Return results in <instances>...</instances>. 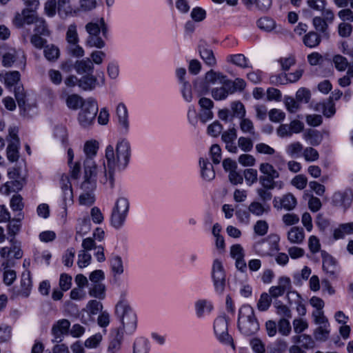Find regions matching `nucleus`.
Segmentation results:
<instances>
[{
  "label": "nucleus",
  "mask_w": 353,
  "mask_h": 353,
  "mask_svg": "<svg viewBox=\"0 0 353 353\" xmlns=\"http://www.w3.org/2000/svg\"><path fill=\"white\" fill-rule=\"evenodd\" d=\"M247 185H252L258 180L257 170L253 168H248L244 170L243 173Z\"/></svg>",
  "instance_id": "57"
},
{
  "label": "nucleus",
  "mask_w": 353,
  "mask_h": 353,
  "mask_svg": "<svg viewBox=\"0 0 353 353\" xmlns=\"http://www.w3.org/2000/svg\"><path fill=\"white\" fill-rule=\"evenodd\" d=\"M103 309V305L97 300H90L86 305V310L90 315H96Z\"/></svg>",
  "instance_id": "56"
},
{
  "label": "nucleus",
  "mask_w": 353,
  "mask_h": 353,
  "mask_svg": "<svg viewBox=\"0 0 353 353\" xmlns=\"http://www.w3.org/2000/svg\"><path fill=\"white\" fill-rule=\"evenodd\" d=\"M61 188L64 208L73 203V192L72 185L67 176H63L61 179Z\"/></svg>",
  "instance_id": "17"
},
{
  "label": "nucleus",
  "mask_w": 353,
  "mask_h": 353,
  "mask_svg": "<svg viewBox=\"0 0 353 353\" xmlns=\"http://www.w3.org/2000/svg\"><path fill=\"white\" fill-rule=\"evenodd\" d=\"M273 203L275 208L290 211L296 206L297 200L292 193H287L281 197H275Z\"/></svg>",
  "instance_id": "15"
},
{
  "label": "nucleus",
  "mask_w": 353,
  "mask_h": 353,
  "mask_svg": "<svg viewBox=\"0 0 353 353\" xmlns=\"http://www.w3.org/2000/svg\"><path fill=\"white\" fill-rule=\"evenodd\" d=\"M230 108L232 111V117L239 118L240 119L245 117L246 110L244 105L241 101L232 102Z\"/></svg>",
  "instance_id": "44"
},
{
  "label": "nucleus",
  "mask_w": 353,
  "mask_h": 353,
  "mask_svg": "<svg viewBox=\"0 0 353 353\" xmlns=\"http://www.w3.org/2000/svg\"><path fill=\"white\" fill-rule=\"evenodd\" d=\"M117 115L120 127L127 132L129 129L128 113L126 106L120 103L117 107Z\"/></svg>",
  "instance_id": "19"
},
{
  "label": "nucleus",
  "mask_w": 353,
  "mask_h": 353,
  "mask_svg": "<svg viewBox=\"0 0 353 353\" xmlns=\"http://www.w3.org/2000/svg\"><path fill=\"white\" fill-rule=\"evenodd\" d=\"M353 30L351 23L341 22L338 26L339 35L343 38L350 37Z\"/></svg>",
  "instance_id": "52"
},
{
  "label": "nucleus",
  "mask_w": 353,
  "mask_h": 353,
  "mask_svg": "<svg viewBox=\"0 0 353 353\" xmlns=\"http://www.w3.org/2000/svg\"><path fill=\"white\" fill-rule=\"evenodd\" d=\"M88 293L92 297L103 299L105 296V286L103 283L92 284Z\"/></svg>",
  "instance_id": "37"
},
{
  "label": "nucleus",
  "mask_w": 353,
  "mask_h": 353,
  "mask_svg": "<svg viewBox=\"0 0 353 353\" xmlns=\"http://www.w3.org/2000/svg\"><path fill=\"white\" fill-rule=\"evenodd\" d=\"M97 79L91 74L82 77L79 79V86L84 90H92L97 85Z\"/></svg>",
  "instance_id": "31"
},
{
  "label": "nucleus",
  "mask_w": 353,
  "mask_h": 353,
  "mask_svg": "<svg viewBox=\"0 0 353 353\" xmlns=\"http://www.w3.org/2000/svg\"><path fill=\"white\" fill-rule=\"evenodd\" d=\"M305 239L303 230L301 228L293 227L288 232V239L294 244L301 243Z\"/></svg>",
  "instance_id": "27"
},
{
  "label": "nucleus",
  "mask_w": 353,
  "mask_h": 353,
  "mask_svg": "<svg viewBox=\"0 0 353 353\" xmlns=\"http://www.w3.org/2000/svg\"><path fill=\"white\" fill-rule=\"evenodd\" d=\"M214 330L220 342L234 347L233 339L228 332V320L225 316H219L215 319Z\"/></svg>",
  "instance_id": "10"
},
{
  "label": "nucleus",
  "mask_w": 353,
  "mask_h": 353,
  "mask_svg": "<svg viewBox=\"0 0 353 353\" xmlns=\"http://www.w3.org/2000/svg\"><path fill=\"white\" fill-rule=\"evenodd\" d=\"M353 234V222L343 223L334 230V239H343L346 235Z\"/></svg>",
  "instance_id": "29"
},
{
  "label": "nucleus",
  "mask_w": 353,
  "mask_h": 353,
  "mask_svg": "<svg viewBox=\"0 0 353 353\" xmlns=\"http://www.w3.org/2000/svg\"><path fill=\"white\" fill-rule=\"evenodd\" d=\"M321 37L315 32H310L303 39L304 44L309 48H314L321 42Z\"/></svg>",
  "instance_id": "40"
},
{
  "label": "nucleus",
  "mask_w": 353,
  "mask_h": 353,
  "mask_svg": "<svg viewBox=\"0 0 353 353\" xmlns=\"http://www.w3.org/2000/svg\"><path fill=\"white\" fill-rule=\"evenodd\" d=\"M307 183V179L303 174L295 176L291 181V184L298 190H303Z\"/></svg>",
  "instance_id": "60"
},
{
  "label": "nucleus",
  "mask_w": 353,
  "mask_h": 353,
  "mask_svg": "<svg viewBox=\"0 0 353 353\" xmlns=\"http://www.w3.org/2000/svg\"><path fill=\"white\" fill-rule=\"evenodd\" d=\"M225 85L230 88L233 94L236 90H243L245 87V82L243 79L240 78H236L234 81H231L227 78Z\"/></svg>",
  "instance_id": "47"
},
{
  "label": "nucleus",
  "mask_w": 353,
  "mask_h": 353,
  "mask_svg": "<svg viewBox=\"0 0 353 353\" xmlns=\"http://www.w3.org/2000/svg\"><path fill=\"white\" fill-rule=\"evenodd\" d=\"M294 332L296 334H301L308 328V323L305 319L296 318L292 321Z\"/></svg>",
  "instance_id": "50"
},
{
  "label": "nucleus",
  "mask_w": 353,
  "mask_h": 353,
  "mask_svg": "<svg viewBox=\"0 0 353 353\" xmlns=\"http://www.w3.org/2000/svg\"><path fill=\"white\" fill-rule=\"evenodd\" d=\"M303 151V145L296 141L289 144L286 148V152L292 157H298Z\"/></svg>",
  "instance_id": "54"
},
{
  "label": "nucleus",
  "mask_w": 353,
  "mask_h": 353,
  "mask_svg": "<svg viewBox=\"0 0 353 353\" xmlns=\"http://www.w3.org/2000/svg\"><path fill=\"white\" fill-rule=\"evenodd\" d=\"M43 54L48 61H55L60 56V50L55 45L49 44L44 47Z\"/></svg>",
  "instance_id": "35"
},
{
  "label": "nucleus",
  "mask_w": 353,
  "mask_h": 353,
  "mask_svg": "<svg viewBox=\"0 0 353 353\" xmlns=\"http://www.w3.org/2000/svg\"><path fill=\"white\" fill-rule=\"evenodd\" d=\"M148 341L143 337L137 338L133 344V353H148Z\"/></svg>",
  "instance_id": "39"
},
{
  "label": "nucleus",
  "mask_w": 353,
  "mask_h": 353,
  "mask_svg": "<svg viewBox=\"0 0 353 353\" xmlns=\"http://www.w3.org/2000/svg\"><path fill=\"white\" fill-rule=\"evenodd\" d=\"M91 261V255L85 252V250H81L78 254L77 264L80 268L87 267Z\"/></svg>",
  "instance_id": "62"
},
{
  "label": "nucleus",
  "mask_w": 353,
  "mask_h": 353,
  "mask_svg": "<svg viewBox=\"0 0 353 353\" xmlns=\"http://www.w3.org/2000/svg\"><path fill=\"white\" fill-rule=\"evenodd\" d=\"M227 61L243 68L249 67L248 59L242 54L230 55L227 57Z\"/></svg>",
  "instance_id": "45"
},
{
  "label": "nucleus",
  "mask_w": 353,
  "mask_h": 353,
  "mask_svg": "<svg viewBox=\"0 0 353 353\" xmlns=\"http://www.w3.org/2000/svg\"><path fill=\"white\" fill-rule=\"evenodd\" d=\"M110 266L114 275H121L124 270L121 258L118 255H112L110 259Z\"/></svg>",
  "instance_id": "42"
},
{
  "label": "nucleus",
  "mask_w": 353,
  "mask_h": 353,
  "mask_svg": "<svg viewBox=\"0 0 353 353\" xmlns=\"http://www.w3.org/2000/svg\"><path fill=\"white\" fill-rule=\"evenodd\" d=\"M199 165L202 178L208 181H212L215 177V172L211 163L208 159L200 158Z\"/></svg>",
  "instance_id": "20"
},
{
  "label": "nucleus",
  "mask_w": 353,
  "mask_h": 353,
  "mask_svg": "<svg viewBox=\"0 0 353 353\" xmlns=\"http://www.w3.org/2000/svg\"><path fill=\"white\" fill-rule=\"evenodd\" d=\"M199 105L200 106L199 119L203 123L212 119L214 114L212 109L214 107L213 101L206 97H201L199 100Z\"/></svg>",
  "instance_id": "16"
},
{
  "label": "nucleus",
  "mask_w": 353,
  "mask_h": 353,
  "mask_svg": "<svg viewBox=\"0 0 353 353\" xmlns=\"http://www.w3.org/2000/svg\"><path fill=\"white\" fill-rule=\"evenodd\" d=\"M279 237L276 234H270L266 239L256 242L254 245L255 252L261 256H272L279 250Z\"/></svg>",
  "instance_id": "8"
},
{
  "label": "nucleus",
  "mask_w": 353,
  "mask_h": 353,
  "mask_svg": "<svg viewBox=\"0 0 353 353\" xmlns=\"http://www.w3.org/2000/svg\"><path fill=\"white\" fill-rule=\"evenodd\" d=\"M98 112L97 101L93 98L87 99L79 113L78 121L81 126L87 128L91 125Z\"/></svg>",
  "instance_id": "6"
},
{
  "label": "nucleus",
  "mask_w": 353,
  "mask_h": 353,
  "mask_svg": "<svg viewBox=\"0 0 353 353\" xmlns=\"http://www.w3.org/2000/svg\"><path fill=\"white\" fill-rule=\"evenodd\" d=\"M304 137L312 145H319L321 141L322 137L319 135L316 132L310 131L304 134Z\"/></svg>",
  "instance_id": "63"
},
{
  "label": "nucleus",
  "mask_w": 353,
  "mask_h": 353,
  "mask_svg": "<svg viewBox=\"0 0 353 353\" xmlns=\"http://www.w3.org/2000/svg\"><path fill=\"white\" fill-rule=\"evenodd\" d=\"M131 157V146L125 139H119L115 149L111 145L105 148L106 163L104 164V173L100 182L110 188L114 185V172L121 171L128 166Z\"/></svg>",
  "instance_id": "1"
},
{
  "label": "nucleus",
  "mask_w": 353,
  "mask_h": 353,
  "mask_svg": "<svg viewBox=\"0 0 353 353\" xmlns=\"http://www.w3.org/2000/svg\"><path fill=\"white\" fill-rule=\"evenodd\" d=\"M115 313L122 324V327L118 330L132 334L137 327V316L130 305L124 300L119 301L116 305Z\"/></svg>",
  "instance_id": "4"
},
{
  "label": "nucleus",
  "mask_w": 353,
  "mask_h": 353,
  "mask_svg": "<svg viewBox=\"0 0 353 353\" xmlns=\"http://www.w3.org/2000/svg\"><path fill=\"white\" fill-rule=\"evenodd\" d=\"M256 23L259 29L265 32H271L276 28L275 21L266 17L260 18Z\"/></svg>",
  "instance_id": "43"
},
{
  "label": "nucleus",
  "mask_w": 353,
  "mask_h": 353,
  "mask_svg": "<svg viewBox=\"0 0 353 353\" xmlns=\"http://www.w3.org/2000/svg\"><path fill=\"white\" fill-rule=\"evenodd\" d=\"M199 54L206 65L213 67L216 64V60L214 52L211 49L199 47Z\"/></svg>",
  "instance_id": "32"
},
{
  "label": "nucleus",
  "mask_w": 353,
  "mask_h": 353,
  "mask_svg": "<svg viewBox=\"0 0 353 353\" xmlns=\"http://www.w3.org/2000/svg\"><path fill=\"white\" fill-rule=\"evenodd\" d=\"M248 210L252 214L256 216H261L263 214H268L270 211V207L268 204L261 203L259 201L252 202Z\"/></svg>",
  "instance_id": "25"
},
{
  "label": "nucleus",
  "mask_w": 353,
  "mask_h": 353,
  "mask_svg": "<svg viewBox=\"0 0 353 353\" xmlns=\"http://www.w3.org/2000/svg\"><path fill=\"white\" fill-rule=\"evenodd\" d=\"M85 30L88 34L85 44L90 48H102L105 46V41L101 37H106L108 32L107 24L103 18L90 21L85 25Z\"/></svg>",
  "instance_id": "2"
},
{
  "label": "nucleus",
  "mask_w": 353,
  "mask_h": 353,
  "mask_svg": "<svg viewBox=\"0 0 353 353\" xmlns=\"http://www.w3.org/2000/svg\"><path fill=\"white\" fill-rule=\"evenodd\" d=\"M312 318L317 326L330 324L327 318L324 314V312H312Z\"/></svg>",
  "instance_id": "61"
},
{
  "label": "nucleus",
  "mask_w": 353,
  "mask_h": 353,
  "mask_svg": "<svg viewBox=\"0 0 353 353\" xmlns=\"http://www.w3.org/2000/svg\"><path fill=\"white\" fill-rule=\"evenodd\" d=\"M70 323L67 319H61L57 321L52 327V334L56 339H60L63 334L68 333Z\"/></svg>",
  "instance_id": "18"
},
{
  "label": "nucleus",
  "mask_w": 353,
  "mask_h": 353,
  "mask_svg": "<svg viewBox=\"0 0 353 353\" xmlns=\"http://www.w3.org/2000/svg\"><path fill=\"white\" fill-rule=\"evenodd\" d=\"M239 127L244 134L251 135L254 139L259 138V134L256 132L254 123L250 119L243 117L240 119Z\"/></svg>",
  "instance_id": "24"
},
{
  "label": "nucleus",
  "mask_w": 353,
  "mask_h": 353,
  "mask_svg": "<svg viewBox=\"0 0 353 353\" xmlns=\"http://www.w3.org/2000/svg\"><path fill=\"white\" fill-rule=\"evenodd\" d=\"M123 341V332L117 330L116 335L110 340L108 346V352L109 353H117L121 346Z\"/></svg>",
  "instance_id": "34"
},
{
  "label": "nucleus",
  "mask_w": 353,
  "mask_h": 353,
  "mask_svg": "<svg viewBox=\"0 0 353 353\" xmlns=\"http://www.w3.org/2000/svg\"><path fill=\"white\" fill-rule=\"evenodd\" d=\"M21 56L24 58L23 52L21 50H16L15 49H10L3 55V64L6 67H10L17 60V59Z\"/></svg>",
  "instance_id": "28"
},
{
  "label": "nucleus",
  "mask_w": 353,
  "mask_h": 353,
  "mask_svg": "<svg viewBox=\"0 0 353 353\" xmlns=\"http://www.w3.org/2000/svg\"><path fill=\"white\" fill-rule=\"evenodd\" d=\"M272 299L268 293H262L257 303L258 309L260 311H266L271 305Z\"/></svg>",
  "instance_id": "49"
},
{
  "label": "nucleus",
  "mask_w": 353,
  "mask_h": 353,
  "mask_svg": "<svg viewBox=\"0 0 353 353\" xmlns=\"http://www.w3.org/2000/svg\"><path fill=\"white\" fill-rule=\"evenodd\" d=\"M278 330L283 336H289L291 333L292 327L288 319L281 318L278 321Z\"/></svg>",
  "instance_id": "48"
},
{
  "label": "nucleus",
  "mask_w": 353,
  "mask_h": 353,
  "mask_svg": "<svg viewBox=\"0 0 353 353\" xmlns=\"http://www.w3.org/2000/svg\"><path fill=\"white\" fill-rule=\"evenodd\" d=\"M303 157L306 161L313 162L319 159V154L316 149L312 147H307L303 150Z\"/></svg>",
  "instance_id": "51"
},
{
  "label": "nucleus",
  "mask_w": 353,
  "mask_h": 353,
  "mask_svg": "<svg viewBox=\"0 0 353 353\" xmlns=\"http://www.w3.org/2000/svg\"><path fill=\"white\" fill-rule=\"evenodd\" d=\"M220 84L221 85V87L214 88L211 91L212 97L216 101L224 100L229 94H232V91L225 83Z\"/></svg>",
  "instance_id": "26"
},
{
  "label": "nucleus",
  "mask_w": 353,
  "mask_h": 353,
  "mask_svg": "<svg viewBox=\"0 0 353 353\" xmlns=\"http://www.w3.org/2000/svg\"><path fill=\"white\" fill-rule=\"evenodd\" d=\"M32 281L30 272H23L21 276V290L19 292L20 295L23 297H28L31 289Z\"/></svg>",
  "instance_id": "36"
},
{
  "label": "nucleus",
  "mask_w": 353,
  "mask_h": 353,
  "mask_svg": "<svg viewBox=\"0 0 353 353\" xmlns=\"http://www.w3.org/2000/svg\"><path fill=\"white\" fill-rule=\"evenodd\" d=\"M338 17L342 21V22H353V11L350 8L341 10L338 12Z\"/></svg>",
  "instance_id": "64"
},
{
  "label": "nucleus",
  "mask_w": 353,
  "mask_h": 353,
  "mask_svg": "<svg viewBox=\"0 0 353 353\" xmlns=\"http://www.w3.org/2000/svg\"><path fill=\"white\" fill-rule=\"evenodd\" d=\"M259 171L262 174L259 178L261 185L267 189H274L276 187L274 179L279 177V172L269 163H261Z\"/></svg>",
  "instance_id": "9"
},
{
  "label": "nucleus",
  "mask_w": 353,
  "mask_h": 353,
  "mask_svg": "<svg viewBox=\"0 0 353 353\" xmlns=\"http://www.w3.org/2000/svg\"><path fill=\"white\" fill-rule=\"evenodd\" d=\"M226 76L221 72H216L212 70L206 72L205 76V82L208 84L225 83Z\"/></svg>",
  "instance_id": "33"
},
{
  "label": "nucleus",
  "mask_w": 353,
  "mask_h": 353,
  "mask_svg": "<svg viewBox=\"0 0 353 353\" xmlns=\"http://www.w3.org/2000/svg\"><path fill=\"white\" fill-rule=\"evenodd\" d=\"M74 68L79 74L87 73L92 74L94 70V65L89 58L78 60L75 62Z\"/></svg>",
  "instance_id": "22"
},
{
  "label": "nucleus",
  "mask_w": 353,
  "mask_h": 353,
  "mask_svg": "<svg viewBox=\"0 0 353 353\" xmlns=\"http://www.w3.org/2000/svg\"><path fill=\"white\" fill-rule=\"evenodd\" d=\"M274 307L276 308V313L284 319H290L292 317V312L290 309L281 301L275 300L273 303Z\"/></svg>",
  "instance_id": "41"
},
{
  "label": "nucleus",
  "mask_w": 353,
  "mask_h": 353,
  "mask_svg": "<svg viewBox=\"0 0 353 353\" xmlns=\"http://www.w3.org/2000/svg\"><path fill=\"white\" fill-rule=\"evenodd\" d=\"M195 312L199 318L203 317L205 314H209L213 309L212 303L205 299H199L195 302Z\"/></svg>",
  "instance_id": "23"
},
{
  "label": "nucleus",
  "mask_w": 353,
  "mask_h": 353,
  "mask_svg": "<svg viewBox=\"0 0 353 353\" xmlns=\"http://www.w3.org/2000/svg\"><path fill=\"white\" fill-rule=\"evenodd\" d=\"M65 102L70 109L77 110L79 107H83L85 101L79 95L72 94L67 97Z\"/></svg>",
  "instance_id": "38"
},
{
  "label": "nucleus",
  "mask_w": 353,
  "mask_h": 353,
  "mask_svg": "<svg viewBox=\"0 0 353 353\" xmlns=\"http://www.w3.org/2000/svg\"><path fill=\"white\" fill-rule=\"evenodd\" d=\"M212 278L216 292L222 293L225 285V274L222 262L219 259L213 262Z\"/></svg>",
  "instance_id": "12"
},
{
  "label": "nucleus",
  "mask_w": 353,
  "mask_h": 353,
  "mask_svg": "<svg viewBox=\"0 0 353 353\" xmlns=\"http://www.w3.org/2000/svg\"><path fill=\"white\" fill-rule=\"evenodd\" d=\"M84 181L81 189L84 192H92L96 188V165L92 160L88 159L85 162Z\"/></svg>",
  "instance_id": "11"
},
{
  "label": "nucleus",
  "mask_w": 353,
  "mask_h": 353,
  "mask_svg": "<svg viewBox=\"0 0 353 353\" xmlns=\"http://www.w3.org/2000/svg\"><path fill=\"white\" fill-rule=\"evenodd\" d=\"M353 202V190L347 188L341 191L335 192L332 196V203L338 208L344 210L348 209Z\"/></svg>",
  "instance_id": "13"
},
{
  "label": "nucleus",
  "mask_w": 353,
  "mask_h": 353,
  "mask_svg": "<svg viewBox=\"0 0 353 353\" xmlns=\"http://www.w3.org/2000/svg\"><path fill=\"white\" fill-rule=\"evenodd\" d=\"M238 146L242 151L248 152L253 148V141L251 138L240 137L238 139Z\"/></svg>",
  "instance_id": "53"
},
{
  "label": "nucleus",
  "mask_w": 353,
  "mask_h": 353,
  "mask_svg": "<svg viewBox=\"0 0 353 353\" xmlns=\"http://www.w3.org/2000/svg\"><path fill=\"white\" fill-rule=\"evenodd\" d=\"M291 280L289 277L283 276L278 279V285L270 288L268 293L272 299L276 300L277 298L282 296L285 292L291 288Z\"/></svg>",
  "instance_id": "14"
},
{
  "label": "nucleus",
  "mask_w": 353,
  "mask_h": 353,
  "mask_svg": "<svg viewBox=\"0 0 353 353\" xmlns=\"http://www.w3.org/2000/svg\"><path fill=\"white\" fill-rule=\"evenodd\" d=\"M333 63L339 71H345L349 65L347 59L340 54L334 56Z\"/></svg>",
  "instance_id": "59"
},
{
  "label": "nucleus",
  "mask_w": 353,
  "mask_h": 353,
  "mask_svg": "<svg viewBox=\"0 0 353 353\" xmlns=\"http://www.w3.org/2000/svg\"><path fill=\"white\" fill-rule=\"evenodd\" d=\"M238 327L239 331L246 336L256 333L259 324L256 320L253 308L248 305H243L239 312Z\"/></svg>",
  "instance_id": "3"
},
{
  "label": "nucleus",
  "mask_w": 353,
  "mask_h": 353,
  "mask_svg": "<svg viewBox=\"0 0 353 353\" xmlns=\"http://www.w3.org/2000/svg\"><path fill=\"white\" fill-rule=\"evenodd\" d=\"M19 129L17 127H10L6 140L8 143L6 148V157L11 162H17L19 159L20 139L18 136Z\"/></svg>",
  "instance_id": "7"
},
{
  "label": "nucleus",
  "mask_w": 353,
  "mask_h": 353,
  "mask_svg": "<svg viewBox=\"0 0 353 353\" xmlns=\"http://www.w3.org/2000/svg\"><path fill=\"white\" fill-rule=\"evenodd\" d=\"M330 334V325H323L321 326H317L316 328L314 330L313 334L316 341L320 342L326 341L329 337Z\"/></svg>",
  "instance_id": "30"
},
{
  "label": "nucleus",
  "mask_w": 353,
  "mask_h": 353,
  "mask_svg": "<svg viewBox=\"0 0 353 353\" xmlns=\"http://www.w3.org/2000/svg\"><path fill=\"white\" fill-rule=\"evenodd\" d=\"M130 208L128 200L123 196L118 198L112 208L110 223L116 229L121 228L126 219Z\"/></svg>",
  "instance_id": "5"
},
{
  "label": "nucleus",
  "mask_w": 353,
  "mask_h": 353,
  "mask_svg": "<svg viewBox=\"0 0 353 353\" xmlns=\"http://www.w3.org/2000/svg\"><path fill=\"white\" fill-rule=\"evenodd\" d=\"M98 148H99L98 142L97 141L90 140V141H88L85 142V143L84 145L83 150H84L85 154L88 157V158L86 159L85 162L88 159L92 160L91 158L93 156L96 155L97 150H98Z\"/></svg>",
  "instance_id": "46"
},
{
  "label": "nucleus",
  "mask_w": 353,
  "mask_h": 353,
  "mask_svg": "<svg viewBox=\"0 0 353 353\" xmlns=\"http://www.w3.org/2000/svg\"><path fill=\"white\" fill-rule=\"evenodd\" d=\"M66 40L68 44L79 42V37L77 31V26L75 24H71L68 26L66 32Z\"/></svg>",
  "instance_id": "58"
},
{
  "label": "nucleus",
  "mask_w": 353,
  "mask_h": 353,
  "mask_svg": "<svg viewBox=\"0 0 353 353\" xmlns=\"http://www.w3.org/2000/svg\"><path fill=\"white\" fill-rule=\"evenodd\" d=\"M20 76L18 71L7 72L4 77L5 84L8 87L15 85L19 81Z\"/></svg>",
  "instance_id": "55"
},
{
  "label": "nucleus",
  "mask_w": 353,
  "mask_h": 353,
  "mask_svg": "<svg viewBox=\"0 0 353 353\" xmlns=\"http://www.w3.org/2000/svg\"><path fill=\"white\" fill-rule=\"evenodd\" d=\"M321 256L323 270L331 276L334 275L336 270V260L325 251L321 252Z\"/></svg>",
  "instance_id": "21"
}]
</instances>
